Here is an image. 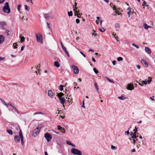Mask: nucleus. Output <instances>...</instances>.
<instances>
[{
    "instance_id": "1",
    "label": "nucleus",
    "mask_w": 155,
    "mask_h": 155,
    "mask_svg": "<svg viewBox=\"0 0 155 155\" xmlns=\"http://www.w3.org/2000/svg\"><path fill=\"white\" fill-rule=\"evenodd\" d=\"M2 10L4 12L7 14H9L10 12V9L8 2H7L5 3V5L3 8Z\"/></svg>"
},
{
    "instance_id": "2",
    "label": "nucleus",
    "mask_w": 155,
    "mask_h": 155,
    "mask_svg": "<svg viewBox=\"0 0 155 155\" xmlns=\"http://www.w3.org/2000/svg\"><path fill=\"white\" fill-rule=\"evenodd\" d=\"M71 152L75 155H82L81 152L80 150L74 148H71Z\"/></svg>"
},
{
    "instance_id": "3",
    "label": "nucleus",
    "mask_w": 155,
    "mask_h": 155,
    "mask_svg": "<svg viewBox=\"0 0 155 155\" xmlns=\"http://www.w3.org/2000/svg\"><path fill=\"white\" fill-rule=\"evenodd\" d=\"M45 137L48 142L50 141L52 138L51 135L48 133H47L45 134Z\"/></svg>"
},
{
    "instance_id": "4",
    "label": "nucleus",
    "mask_w": 155,
    "mask_h": 155,
    "mask_svg": "<svg viewBox=\"0 0 155 155\" xmlns=\"http://www.w3.org/2000/svg\"><path fill=\"white\" fill-rule=\"evenodd\" d=\"M40 129L41 128L38 127H37V128L34 130L33 133V136L35 137L40 132Z\"/></svg>"
},
{
    "instance_id": "5",
    "label": "nucleus",
    "mask_w": 155,
    "mask_h": 155,
    "mask_svg": "<svg viewBox=\"0 0 155 155\" xmlns=\"http://www.w3.org/2000/svg\"><path fill=\"white\" fill-rule=\"evenodd\" d=\"M36 36L37 42H40L41 44H42L43 41L41 35H37L36 34Z\"/></svg>"
},
{
    "instance_id": "6",
    "label": "nucleus",
    "mask_w": 155,
    "mask_h": 155,
    "mask_svg": "<svg viewBox=\"0 0 155 155\" xmlns=\"http://www.w3.org/2000/svg\"><path fill=\"white\" fill-rule=\"evenodd\" d=\"M72 67L73 69L74 73L76 74H77L79 72V70L77 67L73 65L72 66Z\"/></svg>"
},
{
    "instance_id": "7",
    "label": "nucleus",
    "mask_w": 155,
    "mask_h": 155,
    "mask_svg": "<svg viewBox=\"0 0 155 155\" xmlns=\"http://www.w3.org/2000/svg\"><path fill=\"white\" fill-rule=\"evenodd\" d=\"M126 88L128 90H132L134 88L133 85L131 84H128L126 86Z\"/></svg>"
},
{
    "instance_id": "8",
    "label": "nucleus",
    "mask_w": 155,
    "mask_h": 155,
    "mask_svg": "<svg viewBox=\"0 0 155 155\" xmlns=\"http://www.w3.org/2000/svg\"><path fill=\"white\" fill-rule=\"evenodd\" d=\"M60 100V101L61 103L63 105L65 102V99L64 97H58Z\"/></svg>"
},
{
    "instance_id": "9",
    "label": "nucleus",
    "mask_w": 155,
    "mask_h": 155,
    "mask_svg": "<svg viewBox=\"0 0 155 155\" xmlns=\"http://www.w3.org/2000/svg\"><path fill=\"white\" fill-rule=\"evenodd\" d=\"M20 138L18 136L16 135L14 137V139L16 143H19L20 141Z\"/></svg>"
},
{
    "instance_id": "10",
    "label": "nucleus",
    "mask_w": 155,
    "mask_h": 155,
    "mask_svg": "<svg viewBox=\"0 0 155 155\" xmlns=\"http://www.w3.org/2000/svg\"><path fill=\"white\" fill-rule=\"evenodd\" d=\"M58 128L59 130L61 131V132L63 133H64L65 132V130L64 128L61 127L60 126L58 125Z\"/></svg>"
},
{
    "instance_id": "11",
    "label": "nucleus",
    "mask_w": 155,
    "mask_h": 155,
    "mask_svg": "<svg viewBox=\"0 0 155 155\" xmlns=\"http://www.w3.org/2000/svg\"><path fill=\"white\" fill-rule=\"evenodd\" d=\"M5 38L2 35H0V44H2L4 41Z\"/></svg>"
},
{
    "instance_id": "12",
    "label": "nucleus",
    "mask_w": 155,
    "mask_h": 155,
    "mask_svg": "<svg viewBox=\"0 0 155 155\" xmlns=\"http://www.w3.org/2000/svg\"><path fill=\"white\" fill-rule=\"evenodd\" d=\"M145 51L147 52L148 54H150L151 53V50L150 49L147 47H146L145 48Z\"/></svg>"
},
{
    "instance_id": "13",
    "label": "nucleus",
    "mask_w": 155,
    "mask_h": 155,
    "mask_svg": "<svg viewBox=\"0 0 155 155\" xmlns=\"http://www.w3.org/2000/svg\"><path fill=\"white\" fill-rule=\"evenodd\" d=\"M53 93L51 91L49 90L48 91V94L49 97H52L53 96Z\"/></svg>"
},
{
    "instance_id": "14",
    "label": "nucleus",
    "mask_w": 155,
    "mask_h": 155,
    "mask_svg": "<svg viewBox=\"0 0 155 155\" xmlns=\"http://www.w3.org/2000/svg\"><path fill=\"white\" fill-rule=\"evenodd\" d=\"M62 48L63 51H64V52L65 53V54L67 55L68 57H69V55L68 54V52L67 51L66 48L65 47H63V48Z\"/></svg>"
},
{
    "instance_id": "15",
    "label": "nucleus",
    "mask_w": 155,
    "mask_h": 155,
    "mask_svg": "<svg viewBox=\"0 0 155 155\" xmlns=\"http://www.w3.org/2000/svg\"><path fill=\"white\" fill-rule=\"evenodd\" d=\"M141 62L142 64H144L145 65V67H147L148 66V65L147 62L144 60L142 59L141 60Z\"/></svg>"
},
{
    "instance_id": "16",
    "label": "nucleus",
    "mask_w": 155,
    "mask_h": 155,
    "mask_svg": "<svg viewBox=\"0 0 155 155\" xmlns=\"http://www.w3.org/2000/svg\"><path fill=\"white\" fill-rule=\"evenodd\" d=\"M19 130H20V131L19 132V137L20 138V139L22 138H23V136L22 135V132L21 130V129H20Z\"/></svg>"
},
{
    "instance_id": "17",
    "label": "nucleus",
    "mask_w": 155,
    "mask_h": 155,
    "mask_svg": "<svg viewBox=\"0 0 155 155\" xmlns=\"http://www.w3.org/2000/svg\"><path fill=\"white\" fill-rule=\"evenodd\" d=\"M22 34H21L20 36V38H21V42H24L25 40V38L23 36H22Z\"/></svg>"
},
{
    "instance_id": "18",
    "label": "nucleus",
    "mask_w": 155,
    "mask_h": 155,
    "mask_svg": "<svg viewBox=\"0 0 155 155\" xmlns=\"http://www.w3.org/2000/svg\"><path fill=\"white\" fill-rule=\"evenodd\" d=\"M131 136V137L133 139H136L137 137V136L136 135V134L134 135L133 134V132H131L130 134Z\"/></svg>"
},
{
    "instance_id": "19",
    "label": "nucleus",
    "mask_w": 155,
    "mask_h": 155,
    "mask_svg": "<svg viewBox=\"0 0 155 155\" xmlns=\"http://www.w3.org/2000/svg\"><path fill=\"white\" fill-rule=\"evenodd\" d=\"M143 26L145 29H147L150 27V26L147 25L145 23L143 24Z\"/></svg>"
},
{
    "instance_id": "20",
    "label": "nucleus",
    "mask_w": 155,
    "mask_h": 155,
    "mask_svg": "<svg viewBox=\"0 0 155 155\" xmlns=\"http://www.w3.org/2000/svg\"><path fill=\"white\" fill-rule=\"evenodd\" d=\"M73 11H74V13H75L76 12H77V9H78V8L76 7V6H75V5H73Z\"/></svg>"
},
{
    "instance_id": "21",
    "label": "nucleus",
    "mask_w": 155,
    "mask_h": 155,
    "mask_svg": "<svg viewBox=\"0 0 155 155\" xmlns=\"http://www.w3.org/2000/svg\"><path fill=\"white\" fill-rule=\"evenodd\" d=\"M54 65L55 67H57V68H58L60 66L58 62V61H55L54 62Z\"/></svg>"
},
{
    "instance_id": "22",
    "label": "nucleus",
    "mask_w": 155,
    "mask_h": 155,
    "mask_svg": "<svg viewBox=\"0 0 155 155\" xmlns=\"http://www.w3.org/2000/svg\"><path fill=\"white\" fill-rule=\"evenodd\" d=\"M118 98L120 100H123L125 99H126V98L124 96L122 95L120 97H118Z\"/></svg>"
},
{
    "instance_id": "23",
    "label": "nucleus",
    "mask_w": 155,
    "mask_h": 155,
    "mask_svg": "<svg viewBox=\"0 0 155 155\" xmlns=\"http://www.w3.org/2000/svg\"><path fill=\"white\" fill-rule=\"evenodd\" d=\"M94 86L95 87V88L97 90V91L98 92V87L97 83L96 82H95L94 84Z\"/></svg>"
},
{
    "instance_id": "24",
    "label": "nucleus",
    "mask_w": 155,
    "mask_h": 155,
    "mask_svg": "<svg viewBox=\"0 0 155 155\" xmlns=\"http://www.w3.org/2000/svg\"><path fill=\"white\" fill-rule=\"evenodd\" d=\"M44 16L45 18L48 20L50 18V16L48 14H45Z\"/></svg>"
},
{
    "instance_id": "25",
    "label": "nucleus",
    "mask_w": 155,
    "mask_h": 155,
    "mask_svg": "<svg viewBox=\"0 0 155 155\" xmlns=\"http://www.w3.org/2000/svg\"><path fill=\"white\" fill-rule=\"evenodd\" d=\"M134 131V135L136 134H137V128L136 127H135L134 129L133 130Z\"/></svg>"
},
{
    "instance_id": "26",
    "label": "nucleus",
    "mask_w": 155,
    "mask_h": 155,
    "mask_svg": "<svg viewBox=\"0 0 155 155\" xmlns=\"http://www.w3.org/2000/svg\"><path fill=\"white\" fill-rule=\"evenodd\" d=\"M64 95V94L61 92L58 93L57 94V96H58V97H62V96H63Z\"/></svg>"
},
{
    "instance_id": "27",
    "label": "nucleus",
    "mask_w": 155,
    "mask_h": 155,
    "mask_svg": "<svg viewBox=\"0 0 155 155\" xmlns=\"http://www.w3.org/2000/svg\"><path fill=\"white\" fill-rule=\"evenodd\" d=\"M7 131L9 134H10L11 135H12L13 133H12V130H7Z\"/></svg>"
},
{
    "instance_id": "28",
    "label": "nucleus",
    "mask_w": 155,
    "mask_h": 155,
    "mask_svg": "<svg viewBox=\"0 0 155 155\" xmlns=\"http://www.w3.org/2000/svg\"><path fill=\"white\" fill-rule=\"evenodd\" d=\"M67 144L69 145H71L73 147H74V144H72L69 141H67Z\"/></svg>"
},
{
    "instance_id": "29",
    "label": "nucleus",
    "mask_w": 155,
    "mask_h": 155,
    "mask_svg": "<svg viewBox=\"0 0 155 155\" xmlns=\"http://www.w3.org/2000/svg\"><path fill=\"white\" fill-rule=\"evenodd\" d=\"M68 15L69 17L73 15L72 12V11L68 12Z\"/></svg>"
},
{
    "instance_id": "30",
    "label": "nucleus",
    "mask_w": 155,
    "mask_h": 155,
    "mask_svg": "<svg viewBox=\"0 0 155 155\" xmlns=\"http://www.w3.org/2000/svg\"><path fill=\"white\" fill-rule=\"evenodd\" d=\"M43 114V113H42L41 112H39V111H38V112H36L34 114H33V115H35L36 114Z\"/></svg>"
},
{
    "instance_id": "31",
    "label": "nucleus",
    "mask_w": 155,
    "mask_h": 155,
    "mask_svg": "<svg viewBox=\"0 0 155 155\" xmlns=\"http://www.w3.org/2000/svg\"><path fill=\"white\" fill-rule=\"evenodd\" d=\"M99 29L100 31L101 32H104L105 30V29L103 28H100Z\"/></svg>"
},
{
    "instance_id": "32",
    "label": "nucleus",
    "mask_w": 155,
    "mask_h": 155,
    "mask_svg": "<svg viewBox=\"0 0 155 155\" xmlns=\"http://www.w3.org/2000/svg\"><path fill=\"white\" fill-rule=\"evenodd\" d=\"M128 9L129 10V12H127V14L128 15V17H130V14L131 12V8H128Z\"/></svg>"
},
{
    "instance_id": "33",
    "label": "nucleus",
    "mask_w": 155,
    "mask_h": 155,
    "mask_svg": "<svg viewBox=\"0 0 155 155\" xmlns=\"http://www.w3.org/2000/svg\"><path fill=\"white\" fill-rule=\"evenodd\" d=\"M106 78L107 79V80H108L109 81V82H110V83H114V81L113 80H111V79H110L109 78H107V77H106Z\"/></svg>"
},
{
    "instance_id": "34",
    "label": "nucleus",
    "mask_w": 155,
    "mask_h": 155,
    "mask_svg": "<svg viewBox=\"0 0 155 155\" xmlns=\"http://www.w3.org/2000/svg\"><path fill=\"white\" fill-rule=\"evenodd\" d=\"M132 45L133 46L137 48L138 49L139 48V47L138 45H136L134 43H133L132 44Z\"/></svg>"
},
{
    "instance_id": "35",
    "label": "nucleus",
    "mask_w": 155,
    "mask_h": 155,
    "mask_svg": "<svg viewBox=\"0 0 155 155\" xmlns=\"http://www.w3.org/2000/svg\"><path fill=\"white\" fill-rule=\"evenodd\" d=\"M123 59V58L121 57H119L117 58V60L119 61H122Z\"/></svg>"
},
{
    "instance_id": "36",
    "label": "nucleus",
    "mask_w": 155,
    "mask_h": 155,
    "mask_svg": "<svg viewBox=\"0 0 155 155\" xmlns=\"http://www.w3.org/2000/svg\"><path fill=\"white\" fill-rule=\"evenodd\" d=\"M94 71V72L96 74H97L98 73V71L96 68H94L93 69Z\"/></svg>"
},
{
    "instance_id": "37",
    "label": "nucleus",
    "mask_w": 155,
    "mask_h": 155,
    "mask_svg": "<svg viewBox=\"0 0 155 155\" xmlns=\"http://www.w3.org/2000/svg\"><path fill=\"white\" fill-rule=\"evenodd\" d=\"M17 45V43H14L13 45V48H17V47L16 46Z\"/></svg>"
},
{
    "instance_id": "38",
    "label": "nucleus",
    "mask_w": 155,
    "mask_h": 155,
    "mask_svg": "<svg viewBox=\"0 0 155 155\" xmlns=\"http://www.w3.org/2000/svg\"><path fill=\"white\" fill-rule=\"evenodd\" d=\"M25 9L27 11H29V7L27 5H25Z\"/></svg>"
},
{
    "instance_id": "39",
    "label": "nucleus",
    "mask_w": 155,
    "mask_h": 155,
    "mask_svg": "<svg viewBox=\"0 0 155 155\" xmlns=\"http://www.w3.org/2000/svg\"><path fill=\"white\" fill-rule=\"evenodd\" d=\"M143 6H146V7L148 6V5L147 4L146 2L144 1V2H143Z\"/></svg>"
},
{
    "instance_id": "40",
    "label": "nucleus",
    "mask_w": 155,
    "mask_h": 155,
    "mask_svg": "<svg viewBox=\"0 0 155 155\" xmlns=\"http://www.w3.org/2000/svg\"><path fill=\"white\" fill-rule=\"evenodd\" d=\"M60 91H63V87H64V86L63 85H61L60 86Z\"/></svg>"
},
{
    "instance_id": "41",
    "label": "nucleus",
    "mask_w": 155,
    "mask_h": 155,
    "mask_svg": "<svg viewBox=\"0 0 155 155\" xmlns=\"http://www.w3.org/2000/svg\"><path fill=\"white\" fill-rule=\"evenodd\" d=\"M21 7V5L20 4H19L18 6V9L19 12H20V8Z\"/></svg>"
},
{
    "instance_id": "42",
    "label": "nucleus",
    "mask_w": 155,
    "mask_h": 155,
    "mask_svg": "<svg viewBox=\"0 0 155 155\" xmlns=\"http://www.w3.org/2000/svg\"><path fill=\"white\" fill-rule=\"evenodd\" d=\"M0 25L1 26H4L5 25V23L4 22H2L0 23Z\"/></svg>"
},
{
    "instance_id": "43",
    "label": "nucleus",
    "mask_w": 155,
    "mask_h": 155,
    "mask_svg": "<svg viewBox=\"0 0 155 155\" xmlns=\"http://www.w3.org/2000/svg\"><path fill=\"white\" fill-rule=\"evenodd\" d=\"M5 32H6L7 33V36H8V35H10V34L9 33L10 32L8 30H6Z\"/></svg>"
},
{
    "instance_id": "44",
    "label": "nucleus",
    "mask_w": 155,
    "mask_h": 155,
    "mask_svg": "<svg viewBox=\"0 0 155 155\" xmlns=\"http://www.w3.org/2000/svg\"><path fill=\"white\" fill-rule=\"evenodd\" d=\"M115 26L116 28H119L120 25L118 24L117 23L115 24Z\"/></svg>"
},
{
    "instance_id": "45",
    "label": "nucleus",
    "mask_w": 155,
    "mask_h": 155,
    "mask_svg": "<svg viewBox=\"0 0 155 155\" xmlns=\"http://www.w3.org/2000/svg\"><path fill=\"white\" fill-rule=\"evenodd\" d=\"M115 11L116 12V14H112V15L114 16H116L117 14L118 15H119V13H117V11L116 10H115Z\"/></svg>"
},
{
    "instance_id": "46",
    "label": "nucleus",
    "mask_w": 155,
    "mask_h": 155,
    "mask_svg": "<svg viewBox=\"0 0 155 155\" xmlns=\"http://www.w3.org/2000/svg\"><path fill=\"white\" fill-rule=\"evenodd\" d=\"M79 11H80V10L78 8V9H77V12H76L75 13H74L75 16H76V15H77V14H78V13L79 12Z\"/></svg>"
},
{
    "instance_id": "47",
    "label": "nucleus",
    "mask_w": 155,
    "mask_h": 155,
    "mask_svg": "<svg viewBox=\"0 0 155 155\" xmlns=\"http://www.w3.org/2000/svg\"><path fill=\"white\" fill-rule=\"evenodd\" d=\"M21 141V143L22 145H24V142L23 141V138L20 139Z\"/></svg>"
},
{
    "instance_id": "48",
    "label": "nucleus",
    "mask_w": 155,
    "mask_h": 155,
    "mask_svg": "<svg viewBox=\"0 0 155 155\" xmlns=\"http://www.w3.org/2000/svg\"><path fill=\"white\" fill-rule=\"evenodd\" d=\"M76 22L77 24H78L80 22V20L78 18H77L76 20Z\"/></svg>"
},
{
    "instance_id": "49",
    "label": "nucleus",
    "mask_w": 155,
    "mask_h": 155,
    "mask_svg": "<svg viewBox=\"0 0 155 155\" xmlns=\"http://www.w3.org/2000/svg\"><path fill=\"white\" fill-rule=\"evenodd\" d=\"M111 148L112 150H114L116 149V147H115V146H113V145H112L111 146Z\"/></svg>"
},
{
    "instance_id": "50",
    "label": "nucleus",
    "mask_w": 155,
    "mask_h": 155,
    "mask_svg": "<svg viewBox=\"0 0 155 155\" xmlns=\"http://www.w3.org/2000/svg\"><path fill=\"white\" fill-rule=\"evenodd\" d=\"M82 13H79L78 14H77V17H78V18H80L81 17V15H82Z\"/></svg>"
},
{
    "instance_id": "51",
    "label": "nucleus",
    "mask_w": 155,
    "mask_h": 155,
    "mask_svg": "<svg viewBox=\"0 0 155 155\" xmlns=\"http://www.w3.org/2000/svg\"><path fill=\"white\" fill-rule=\"evenodd\" d=\"M80 52L84 57H86L85 55L82 52L80 51Z\"/></svg>"
},
{
    "instance_id": "52",
    "label": "nucleus",
    "mask_w": 155,
    "mask_h": 155,
    "mask_svg": "<svg viewBox=\"0 0 155 155\" xmlns=\"http://www.w3.org/2000/svg\"><path fill=\"white\" fill-rule=\"evenodd\" d=\"M142 82L144 84H146L147 83V82L145 81H143Z\"/></svg>"
},
{
    "instance_id": "53",
    "label": "nucleus",
    "mask_w": 155,
    "mask_h": 155,
    "mask_svg": "<svg viewBox=\"0 0 155 155\" xmlns=\"http://www.w3.org/2000/svg\"><path fill=\"white\" fill-rule=\"evenodd\" d=\"M151 81H152L151 78H150V79H148L147 80V83H150V82Z\"/></svg>"
},
{
    "instance_id": "54",
    "label": "nucleus",
    "mask_w": 155,
    "mask_h": 155,
    "mask_svg": "<svg viewBox=\"0 0 155 155\" xmlns=\"http://www.w3.org/2000/svg\"><path fill=\"white\" fill-rule=\"evenodd\" d=\"M116 61H112V63L113 64V65H115L116 64Z\"/></svg>"
},
{
    "instance_id": "55",
    "label": "nucleus",
    "mask_w": 155,
    "mask_h": 155,
    "mask_svg": "<svg viewBox=\"0 0 155 155\" xmlns=\"http://www.w3.org/2000/svg\"><path fill=\"white\" fill-rule=\"evenodd\" d=\"M137 68L138 69H140V65H137Z\"/></svg>"
},
{
    "instance_id": "56",
    "label": "nucleus",
    "mask_w": 155,
    "mask_h": 155,
    "mask_svg": "<svg viewBox=\"0 0 155 155\" xmlns=\"http://www.w3.org/2000/svg\"><path fill=\"white\" fill-rule=\"evenodd\" d=\"M137 140V139L136 140L134 139L133 141V143L134 144H135V143H136V141Z\"/></svg>"
},
{
    "instance_id": "57",
    "label": "nucleus",
    "mask_w": 155,
    "mask_h": 155,
    "mask_svg": "<svg viewBox=\"0 0 155 155\" xmlns=\"http://www.w3.org/2000/svg\"><path fill=\"white\" fill-rule=\"evenodd\" d=\"M125 133H127V135L130 134V132L129 130H127V131H125Z\"/></svg>"
},
{
    "instance_id": "58",
    "label": "nucleus",
    "mask_w": 155,
    "mask_h": 155,
    "mask_svg": "<svg viewBox=\"0 0 155 155\" xmlns=\"http://www.w3.org/2000/svg\"><path fill=\"white\" fill-rule=\"evenodd\" d=\"M47 26H48V28H50L51 27L50 26V24H49V23H48V22L47 23Z\"/></svg>"
},
{
    "instance_id": "59",
    "label": "nucleus",
    "mask_w": 155,
    "mask_h": 155,
    "mask_svg": "<svg viewBox=\"0 0 155 155\" xmlns=\"http://www.w3.org/2000/svg\"><path fill=\"white\" fill-rule=\"evenodd\" d=\"M5 1V0H0V3L2 4Z\"/></svg>"
},
{
    "instance_id": "60",
    "label": "nucleus",
    "mask_w": 155,
    "mask_h": 155,
    "mask_svg": "<svg viewBox=\"0 0 155 155\" xmlns=\"http://www.w3.org/2000/svg\"><path fill=\"white\" fill-rule=\"evenodd\" d=\"M92 61H94V62H96V60L94 58L92 57Z\"/></svg>"
},
{
    "instance_id": "61",
    "label": "nucleus",
    "mask_w": 155,
    "mask_h": 155,
    "mask_svg": "<svg viewBox=\"0 0 155 155\" xmlns=\"http://www.w3.org/2000/svg\"><path fill=\"white\" fill-rule=\"evenodd\" d=\"M24 47H25L24 46H22L21 48V50L23 51L24 49Z\"/></svg>"
},
{
    "instance_id": "62",
    "label": "nucleus",
    "mask_w": 155,
    "mask_h": 155,
    "mask_svg": "<svg viewBox=\"0 0 155 155\" xmlns=\"http://www.w3.org/2000/svg\"><path fill=\"white\" fill-rule=\"evenodd\" d=\"M60 43L61 44V46L62 48H63V47H64V46L63 45L62 42H61V41H60Z\"/></svg>"
},
{
    "instance_id": "63",
    "label": "nucleus",
    "mask_w": 155,
    "mask_h": 155,
    "mask_svg": "<svg viewBox=\"0 0 155 155\" xmlns=\"http://www.w3.org/2000/svg\"><path fill=\"white\" fill-rule=\"evenodd\" d=\"M2 102L3 103V104H4V105L6 104V103L4 101L2 100Z\"/></svg>"
},
{
    "instance_id": "64",
    "label": "nucleus",
    "mask_w": 155,
    "mask_h": 155,
    "mask_svg": "<svg viewBox=\"0 0 155 155\" xmlns=\"http://www.w3.org/2000/svg\"><path fill=\"white\" fill-rule=\"evenodd\" d=\"M97 35V34H94V33H92V35H94V36L95 37Z\"/></svg>"
}]
</instances>
